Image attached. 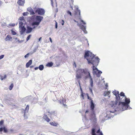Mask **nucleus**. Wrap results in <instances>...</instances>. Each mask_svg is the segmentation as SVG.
<instances>
[{"instance_id":"obj_54","label":"nucleus","mask_w":135,"mask_h":135,"mask_svg":"<svg viewBox=\"0 0 135 135\" xmlns=\"http://www.w3.org/2000/svg\"><path fill=\"white\" fill-rule=\"evenodd\" d=\"M89 111L88 110H86L85 112V113H87Z\"/></svg>"},{"instance_id":"obj_49","label":"nucleus","mask_w":135,"mask_h":135,"mask_svg":"<svg viewBox=\"0 0 135 135\" xmlns=\"http://www.w3.org/2000/svg\"><path fill=\"white\" fill-rule=\"evenodd\" d=\"M62 25H63L64 24V21L63 20H62Z\"/></svg>"},{"instance_id":"obj_10","label":"nucleus","mask_w":135,"mask_h":135,"mask_svg":"<svg viewBox=\"0 0 135 135\" xmlns=\"http://www.w3.org/2000/svg\"><path fill=\"white\" fill-rule=\"evenodd\" d=\"M36 27L34 26L32 28L31 27L29 26H28L27 27V30L26 31V33H30L32 30L33 29L35 28Z\"/></svg>"},{"instance_id":"obj_61","label":"nucleus","mask_w":135,"mask_h":135,"mask_svg":"<svg viewBox=\"0 0 135 135\" xmlns=\"http://www.w3.org/2000/svg\"><path fill=\"white\" fill-rule=\"evenodd\" d=\"M19 135H22V134H20Z\"/></svg>"},{"instance_id":"obj_19","label":"nucleus","mask_w":135,"mask_h":135,"mask_svg":"<svg viewBox=\"0 0 135 135\" xmlns=\"http://www.w3.org/2000/svg\"><path fill=\"white\" fill-rule=\"evenodd\" d=\"M53 64V63L52 62H48L46 65V66L48 67H51Z\"/></svg>"},{"instance_id":"obj_38","label":"nucleus","mask_w":135,"mask_h":135,"mask_svg":"<svg viewBox=\"0 0 135 135\" xmlns=\"http://www.w3.org/2000/svg\"><path fill=\"white\" fill-rule=\"evenodd\" d=\"M58 125V123H54V125H53V126H57V125Z\"/></svg>"},{"instance_id":"obj_47","label":"nucleus","mask_w":135,"mask_h":135,"mask_svg":"<svg viewBox=\"0 0 135 135\" xmlns=\"http://www.w3.org/2000/svg\"><path fill=\"white\" fill-rule=\"evenodd\" d=\"M70 2L72 3H73L74 2L73 0H70Z\"/></svg>"},{"instance_id":"obj_57","label":"nucleus","mask_w":135,"mask_h":135,"mask_svg":"<svg viewBox=\"0 0 135 135\" xmlns=\"http://www.w3.org/2000/svg\"><path fill=\"white\" fill-rule=\"evenodd\" d=\"M11 131H13V129H11Z\"/></svg>"},{"instance_id":"obj_45","label":"nucleus","mask_w":135,"mask_h":135,"mask_svg":"<svg viewBox=\"0 0 135 135\" xmlns=\"http://www.w3.org/2000/svg\"><path fill=\"white\" fill-rule=\"evenodd\" d=\"M50 124L51 125H54V123L53 122H50Z\"/></svg>"},{"instance_id":"obj_55","label":"nucleus","mask_w":135,"mask_h":135,"mask_svg":"<svg viewBox=\"0 0 135 135\" xmlns=\"http://www.w3.org/2000/svg\"><path fill=\"white\" fill-rule=\"evenodd\" d=\"M106 88H107L108 87V85H106Z\"/></svg>"},{"instance_id":"obj_1","label":"nucleus","mask_w":135,"mask_h":135,"mask_svg":"<svg viewBox=\"0 0 135 135\" xmlns=\"http://www.w3.org/2000/svg\"><path fill=\"white\" fill-rule=\"evenodd\" d=\"M84 57L86 58L88 63H91L93 65L92 68L94 74H95L97 77H100V74L102 73V71L95 68V65H98L100 60L99 58L95 57V55L89 51L85 52Z\"/></svg>"},{"instance_id":"obj_25","label":"nucleus","mask_w":135,"mask_h":135,"mask_svg":"<svg viewBox=\"0 0 135 135\" xmlns=\"http://www.w3.org/2000/svg\"><path fill=\"white\" fill-rule=\"evenodd\" d=\"M38 68L40 70H42L44 68V66L42 65H40L38 67Z\"/></svg>"},{"instance_id":"obj_18","label":"nucleus","mask_w":135,"mask_h":135,"mask_svg":"<svg viewBox=\"0 0 135 135\" xmlns=\"http://www.w3.org/2000/svg\"><path fill=\"white\" fill-rule=\"evenodd\" d=\"M40 23L39 22L37 21L36 22H33L32 23L31 25L32 26H33L35 25L38 26L39 25Z\"/></svg>"},{"instance_id":"obj_12","label":"nucleus","mask_w":135,"mask_h":135,"mask_svg":"<svg viewBox=\"0 0 135 135\" xmlns=\"http://www.w3.org/2000/svg\"><path fill=\"white\" fill-rule=\"evenodd\" d=\"M91 105L90 106V107L91 109V110L93 111L94 110V108L95 107V105L93 103V100H91L90 102Z\"/></svg>"},{"instance_id":"obj_39","label":"nucleus","mask_w":135,"mask_h":135,"mask_svg":"<svg viewBox=\"0 0 135 135\" xmlns=\"http://www.w3.org/2000/svg\"><path fill=\"white\" fill-rule=\"evenodd\" d=\"M67 13L68 14L70 15V16H71V12L69 11H67Z\"/></svg>"},{"instance_id":"obj_30","label":"nucleus","mask_w":135,"mask_h":135,"mask_svg":"<svg viewBox=\"0 0 135 135\" xmlns=\"http://www.w3.org/2000/svg\"><path fill=\"white\" fill-rule=\"evenodd\" d=\"M24 17H20L19 19V20L20 21H23V22H24L25 21V20H24Z\"/></svg>"},{"instance_id":"obj_56","label":"nucleus","mask_w":135,"mask_h":135,"mask_svg":"<svg viewBox=\"0 0 135 135\" xmlns=\"http://www.w3.org/2000/svg\"><path fill=\"white\" fill-rule=\"evenodd\" d=\"M33 66H30V68H33Z\"/></svg>"},{"instance_id":"obj_50","label":"nucleus","mask_w":135,"mask_h":135,"mask_svg":"<svg viewBox=\"0 0 135 135\" xmlns=\"http://www.w3.org/2000/svg\"><path fill=\"white\" fill-rule=\"evenodd\" d=\"M38 68V67H36L35 68V69L36 70H37Z\"/></svg>"},{"instance_id":"obj_32","label":"nucleus","mask_w":135,"mask_h":135,"mask_svg":"<svg viewBox=\"0 0 135 135\" xmlns=\"http://www.w3.org/2000/svg\"><path fill=\"white\" fill-rule=\"evenodd\" d=\"M119 95H120L121 96L123 97L124 98V97H126V96H125L123 92H121L120 93V94H119Z\"/></svg>"},{"instance_id":"obj_16","label":"nucleus","mask_w":135,"mask_h":135,"mask_svg":"<svg viewBox=\"0 0 135 135\" xmlns=\"http://www.w3.org/2000/svg\"><path fill=\"white\" fill-rule=\"evenodd\" d=\"M32 63V60H30L26 64V67L27 68H28L31 65Z\"/></svg>"},{"instance_id":"obj_41","label":"nucleus","mask_w":135,"mask_h":135,"mask_svg":"<svg viewBox=\"0 0 135 135\" xmlns=\"http://www.w3.org/2000/svg\"><path fill=\"white\" fill-rule=\"evenodd\" d=\"M92 88H91H91H89V90L90 91V92L92 94H93V91H92Z\"/></svg>"},{"instance_id":"obj_3","label":"nucleus","mask_w":135,"mask_h":135,"mask_svg":"<svg viewBox=\"0 0 135 135\" xmlns=\"http://www.w3.org/2000/svg\"><path fill=\"white\" fill-rule=\"evenodd\" d=\"M124 99L125 102H119L118 104L119 105H121L123 110L127 109L129 108V109L131 108L129 107V105L130 103V101L129 98H127L126 97H124Z\"/></svg>"},{"instance_id":"obj_62","label":"nucleus","mask_w":135,"mask_h":135,"mask_svg":"<svg viewBox=\"0 0 135 135\" xmlns=\"http://www.w3.org/2000/svg\"><path fill=\"white\" fill-rule=\"evenodd\" d=\"M94 115L95 116V115L94 114Z\"/></svg>"},{"instance_id":"obj_6","label":"nucleus","mask_w":135,"mask_h":135,"mask_svg":"<svg viewBox=\"0 0 135 135\" xmlns=\"http://www.w3.org/2000/svg\"><path fill=\"white\" fill-rule=\"evenodd\" d=\"M25 3V0H18L17 2V3L20 6H23Z\"/></svg>"},{"instance_id":"obj_53","label":"nucleus","mask_w":135,"mask_h":135,"mask_svg":"<svg viewBox=\"0 0 135 135\" xmlns=\"http://www.w3.org/2000/svg\"><path fill=\"white\" fill-rule=\"evenodd\" d=\"M107 116L108 117H110H110L112 116H111V115H109V116L108 115V114H107Z\"/></svg>"},{"instance_id":"obj_40","label":"nucleus","mask_w":135,"mask_h":135,"mask_svg":"<svg viewBox=\"0 0 135 135\" xmlns=\"http://www.w3.org/2000/svg\"><path fill=\"white\" fill-rule=\"evenodd\" d=\"M4 55H2L0 56V59H2L4 57Z\"/></svg>"},{"instance_id":"obj_15","label":"nucleus","mask_w":135,"mask_h":135,"mask_svg":"<svg viewBox=\"0 0 135 135\" xmlns=\"http://www.w3.org/2000/svg\"><path fill=\"white\" fill-rule=\"evenodd\" d=\"M43 118L47 122H49L50 120V119L48 118L46 115H44L43 116Z\"/></svg>"},{"instance_id":"obj_33","label":"nucleus","mask_w":135,"mask_h":135,"mask_svg":"<svg viewBox=\"0 0 135 135\" xmlns=\"http://www.w3.org/2000/svg\"><path fill=\"white\" fill-rule=\"evenodd\" d=\"M28 14L29 13L28 12H26L23 13V16H27Z\"/></svg>"},{"instance_id":"obj_43","label":"nucleus","mask_w":135,"mask_h":135,"mask_svg":"<svg viewBox=\"0 0 135 135\" xmlns=\"http://www.w3.org/2000/svg\"><path fill=\"white\" fill-rule=\"evenodd\" d=\"M57 22H56L55 23V28H57Z\"/></svg>"},{"instance_id":"obj_11","label":"nucleus","mask_w":135,"mask_h":135,"mask_svg":"<svg viewBox=\"0 0 135 135\" xmlns=\"http://www.w3.org/2000/svg\"><path fill=\"white\" fill-rule=\"evenodd\" d=\"M78 82L79 84L80 88V90H81V93H82L81 94V96L83 98V99H84V94L83 93V92H82V89L81 88V86L80 81V80H78Z\"/></svg>"},{"instance_id":"obj_23","label":"nucleus","mask_w":135,"mask_h":135,"mask_svg":"<svg viewBox=\"0 0 135 135\" xmlns=\"http://www.w3.org/2000/svg\"><path fill=\"white\" fill-rule=\"evenodd\" d=\"M97 133H98V135H103L102 132H100V129H99L97 132Z\"/></svg>"},{"instance_id":"obj_21","label":"nucleus","mask_w":135,"mask_h":135,"mask_svg":"<svg viewBox=\"0 0 135 135\" xmlns=\"http://www.w3.org/2000/svg\"><path fill=\"white\" fill-rule=\"evenodd\" d=\"M110 93V91H105L104 92V96H108Z\"/></svg>"},{"instance_id":"obj_9","label":"nucleus","mask_w":135,"mask_h":135,"mask_svg":"<svg viewBox=\"0 0 135 135\" xmlns=\"http://www.w3.org/2000/svg\"><path fill=\"white\" fill-rule=\"evenodd\" d=\"M75 15H78V17L80 18V10L78 8H76L75 11Z\"/></svg>"},{"instance_id":"obj_60","label":"nucleus","mask_w":135,"mask_h":135,"mask_svg":"<svg viewBox=\"0 0 135 135\" xmlns=\"http://www.w3.org/2000/svg\"><path fill=\"white\" fill-rule=\"evenodd\" d=\"M51 1L52 2V0H51Z\"/></svg>"},{"instance_id":"obj_17","label":"nucleus","mask_w":135,"mask_h":135,"mask_svg":"<svg viewBox=\"0 0 135 135\" xmlns=\"http://www.w3.org/2000/svg\"><path fill=\"white\" fill-rule=\"evenodd\" d=\"M12 37L9 35H8L6 37L5 39L6 41H9L12 39Z\"/></svg>"},{"instance_id":"obj_20","label":"nucleus","mask_w":135,"mask_h":135,"mask_svg":"<svg viewBox=\"0 0 135 135\" xmlns=\"http://www.w3.org/2000/svg\"><path fill=\"white\" fill-rule=\"evenodd\" d=\"M80 27L81 29L84 32H85V31H86L85 27L83 25H81L80 26Z\"/></svg>"},{"instance_id":"obj_37","label":"nucleus","mask_w":135,"mask_h":135,"mask_svg":"<svg viewBox=\"0 0 135 135\" xmlns=\"http://www.w3.org/2000/svg\"><path fill=\"white\" fill-rule=\"evenodd\" d=\"M86 95H87L88 99H89V100H90L91 101V100H92V99L90 98V97H89V96L88 95V94H86Z\"/></svg>"},{"instance_id":"obj_22","label":"nucleus","mask_w":135,"mask_h":135,"mask_svg":"<svg viewBox=\"0 0 135 135\" xmlns=\"http://www.w3.org/2000/svg\"><path fill=\"white\" fill-rule=\"evenodd\" d=\"M113 93L116 96L119 94V91H117L116 90H114V91H113Z\"/></svg>"},{"instance_id":"obj_27","label":"nucleus","mask_w":135,"mask_h":135,"mask_svg":"<svg viewBox=\"0 0 135 135\" xmlns=\"http://www.w3.org/2000/svg\"><path fill=\"white\" fill-rule=\"evenodd\" d=\"M13 86V83H12L11 85L9 86V89L10 90H11L12 89Z\"/></svg>"},{"instance_id":"obj_35","label":"nucleus","mask_w":135,"mask_h":135,"mask_svg":"<svg viewBox=\"0 0 135 135\" xmlns=\"http://www.w3.org/2000/svg\"><path fill=\"white\" fill-rule=\"evenodd\" d=\"M11 33L13 35H15L16 34V33L14 31L12 30Z\"/></svg>"},{"instance_id":"obj_29","label":"nucleus","mask_w":135,"mask_h":135,"mask_svg":"<svg viewBox=\"0 0 135 135\" xmlns=\"http://www.w3.org/2000/svg\"><path fill=\"white\" fill-rule=\"evenodd\" d=\"M23 23L22 21H20L19 23V27H21L23 26Z\"/></svg>"},{"instance_id":"obj_24","label":"nucleus","mask_w":135,"mask_h":135,"mask_svg":"<svg viewBox=\"0 0 135 135\" xmlns=\"http://www.w3.org/2000/svg\"><path fill=\"white\" fill-rule=\"evenodd\" d=\"M29 11L30 13V14L31 15H34L35 14V13L32 8Z\"/></svg>"},{"instance_id":"obj_28","label":"nucleus","mask_w":135,"mask_h":135,"mask_svg":"<svg viewBox=\"0 0 135 135\" xmlns=\"http://www.w3.org/2000/svg\"><path fill=\"white\" fill-rule=\"evenodd\" d=\"M92 135H96L95 133V129L94 128H93L92 129Z\"/></svg>"},{"instance_id":"obj_31","label":"nucleus","mask_w":135,"mask_h":135,"mask_svg":"<svg viewBox=\"0 0 135 135\" xmlns=\"http://www.w3.org/2000/svg\"><path fill=\"white\" fill-rule=\"evenodd\" d=\"M29 107L28 105H27L26 106V107L25 109V111H27V112H28L29 109Z\"/></svg>"},{"instance_id":"obj_48","label":"nucleus","mask_w":135,"mask_h":135,"mask_svg":"<svg viewBox=\"0 0 135 135\" xmlns=\"http://www.w3.org/2000/svg\"><path fill=\"white\" fill-rule=\"evenodd\" d=\"M81 22L84 25L85 24V23L83 20H81Z\"/></svg>"},{"instance_id":"obj_51","label":"nucleus","mask_w":135,"mask_h":135,"mask_svg":"<svg viewBox=\"0 0 135 135\" xmlns=\"http://www.w3.org/2000/svg\"><path fill=\"white\" fill-rule=\"evenodd\" d=\"M42 38V37H40L39 38V39H38V41H40L41 39Z\"/></svg>"},{"instance_id":"obj_5","label":"nucleus","mask_w":135,"mask_h":135,"mask_svg":"<svg viewBox=\"0 0 135 135\" xmlns=\"http://www.w3.org/2000/svg\"><path fill=\"white\" fill-rule=\"evenodd\" d=\"M66 100L64 98H62V99H61L60 100V104H62L65 108H68L67 105L66 104Z\"/></svg>"},{"instance_id":"obj_36","label":"nucleus","mask_w":135,"mask_h":135,"mask_svg":"<svg viewBox=\"0 0 135 135\" xmlns=\"http://www.w3.org/2000/svg\"><path fill=\"white\" fill-rule=\"evenodd\" d=\"M4 123V121L2 120L0 121V126H1Z\"/></svg>"},{"instance_id":"obj_13","label":"nucleus","mask_w":135,"mask_h":135,"mask_svg":"<svg viewBox=\"0 0 135 135\" xmlns=\"http://www.w3.org/2000/svg\"><path fill=\"white\" fill-rule=\"evenodd\" d=\"M3 130L5 133H6L7 132V129L5 127H4L3 128H0V132H2Z\"/></svg>"},{"instance_id":"obj_42","label":"nucleus","mask_w":135,"mask_h":135,"mask_svg":"<svg viewBox=\"0 0 135 135\" xmlns=\"http://www.w3.org/2000/svg\"><path fill=\"white\" fill-rule=\"evenodd\" d=\"M29 55V54L28 53L25 56V58H26L27 57H28V55Z\"/></svg>"},{"instance_id":"obj_8","label":"nucleus","mask_w":135,"mask_h":135,"mask_svg":"<svg viewBox=\"0 0 135 135\" xmlns=\"http://www.w3.org/2000/svg\"><path fill=\"white\" fill-rule=\"evenodd\" d=\"M116 104H117V103L119 102H119H119V101L120 100L121 101H123L124 100V99L123 100H122V99H120V97L119 96V94H118V95H117L116 96Z\"/></svg>"},{"instance_id":"obj_7","label":"nucleus","mask_w":135,"mask_h":135,"mask_svg":"<svg viewBox=\"0 0 135 135\" xmlns=\"http://www.w3.org/2000/svg\"><path fill=\"white\" fill-rule=\"evenodd\" d=\"M43 17L40 16H37L36 17V21L40 22L41 20H42Z\"/></svg>"},{"instance_id":"obj_44","label":"nucleus","mask_w":135,"mask_h":135,"mask_svg":"<svg viewBox=\"0 0 135 135\" xmlns=\"http://www.w3.org/2000/svg\"><path fill=\"white\" fill-rule=\"evenodd\" d=\"M12 26H14L15 25V23H12L10 25Z\"/></svg>"},{"instance_id":"obj_2","label":"nucleus","mask_w":135,"mask_h":135,"mask_svg":"<svg viewBox=\"0 0 135 135\" xmlns=\"http://www.w3.org/2000/svg\"><path fill=\"white\" fill-rule=\"evenodd\" d=\"M86 75L84 77L85 79L89 78L90 79V85L91 88L93 86V80L91 75L88 69L85 68L84 69H79L77 70L76 75V79L78 81L81 79L83 76V74Z\"/></svg>"},{"instance_id":"obj_58","label":"nucleus","mask_w":135,"mask_h":135,"mask_svg":"<svg viewBox=\"0 0 135 135\" xmlns=\"http://www.w3.org/2000/svg\"><path fill=\"white\" fill-rule=\"evenodd\" d=\"M37 135H42L41 134H37Z\"/></svg>"},{"instance_id":"obj_4","label":"nucleus","mask_w":135,"mask_h":135,"mask_svg":"<svg viewBox=\"0 0 135 135\" xmlns=\"http://www.w3.org/2000/svg\"><path fill=\"white\" fill-rule=\"evenodd\" d=\"M35 13H37L38 15H44L45 12L44 10L42 8H37L35 11Z\"/></svg>"},{"instance_id":"obj_14","label":"nucleus","mask_w":135,"mask_h":135,"mask_svg":"<svg viewBox=\"0 0 135 135\" xmlns=\"http://www.w3.org/2000/svg\"><path fill=\"white\" fill-rule=\"evenodd\" d=\"M21 28L20 33L21 34H23L26 30V28L24 26L20 27Z\"/></svg>"},{"instance_id":"obj_59","label":"nucleus","mask_w":135,"mask_h":135,"mask_svg":"<svg viewBox=\"0 0 135 135\" xmlns=\"http://www.w3.org/2000/svg\"><path fill=\"white\" fill-rule=\"evenodd\" d=\"M109 112H110V113L112 112H111V111H110Z\"/></svg>"},{"instance_id":"obj_26","label":"nucleus","mask_w":135,"mask_h":135,"mask_svg":"<svg viewBox=\"0 0 135 135\" xmlns=\"http://www.w3.org/2000/svg\"><path fill=\"white\" fill-rule=\"evenodd\" d=\"M7 77V75H5L4 77L1 76V79L2 80L3 79H6Z\"/></svg>"},{"instance_id":"obj_52","label":"nucleus","mask_w":135,"mask_h":135,"mask_svg":"<svg viewBox=\"0 0 135 135\" xmlns=\"http://www.w3.org/2000/svg\"><path fill=\"white\" fill-rule=\"evenodd\" d=\"M49 39H50V42H52V39L51 37L49 38Z\"/></svg>"},{"instance_id":"obj_34","label":"nucleus","mask_w":135,"mask_h":135,"mask_svg":"<svg viewBox=\"0 0 135 135\" xmlns=\"http://www.w3.org/2000/svg\"><path fill=\"white\" fill-rule=\"evenodd\" d=\"M31 35H29L26 38V41H28L30 38L31 37Z\"/></svg>"},{"instance_id":"obj_46","label":"nucleus","mask_w":135,"mask_h":135,"mask_svg":"<svg viewBox=\"0 0 135 135\" xmlns=\"http://www.w3.org/2000/svg\"><path fill=\"white\" fill-rule=\"evenodd\" d=\"M35 16H33L31 17V19H34L35 18Z\"/></svg>"}]
</instances>
